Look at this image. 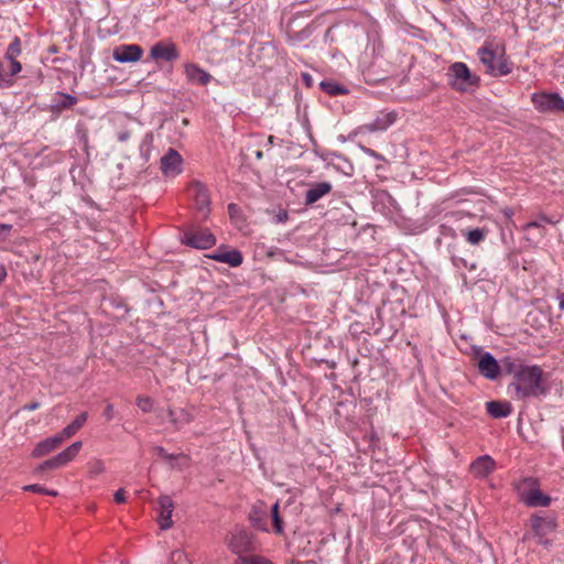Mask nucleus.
Listing matches in <instances>:
<instances>
[{"instance_id": "obj_1", "label": "nucleus", "mask_w": 564, "mask_h": 564, "mask_svg": "<svg viewBox=\"0 0 564 564\" xmlns=\"http://www.w3.org/2000/svg\"><path fill=\"white\" fill-rule=\"evenodd\" d=\"M502 373L512 376L509 390L517 400L540 399L550 392L543 369L527 365L521 359L506 356L501 359Z\"/></svg>"}, {"instance_id": "obj_2", "label": "nucleus", "mask_w": 564, "mask_h": 564, "mask_svg": "<svg viewBox=\"0 0 564 564\" xmlns=\"http://www.w3.org/2000/svg\"><path fill=\"white\" fill-rule=\"evenodd\" d=\"M477 54L487 74L498 77L507 76L512 72V63L506 56L505 46H495L492 42L485 41Z\"/></svg>"}, {"instance_id": "obj_3", "label": "nucleus", "mask_w": 564, "mask_h": 564, "mask_svg": "<svg viewBox=\"0 0 564 564\" xmlns=\"http://www.w3.org/2000/svg\"><path fill=\"white\" fill-rule=\"evenodd\" d=\"M371 48L372 59L364 66L362 74L365 80L369 84H378L383 82L390 73L389 63L383 57V44L379 39H375L367 46Z\"/></svg>"}, {"instance_id": "obj_4", "label": "nucleus", "mask_w": 564, "mask_h": 564, "mask_svg": "<svg viewBox=\"0 0 564 564\" xmlns=\"http://www.w3.org/2000/svg\"><path fill=\"white\" fill-rule=\"evenodd\" d=\"M514 489L522 501L529 508L549 507L552 498L542 492L540 482L534 477H524L514 484Z\"/></svg>"}, {"instance_id": "obj_5", "label": "nucleus", "mask_w": 564, "mask_h": 564, "mask_svg": "<svg viewBox=\"0 0 564 564\" xmlns=\"http://www.w3.org/2000/svg\"><path fill=\"white\" fill-rule=\"evenodd\" d=\"M448 85L456 91L465 93L471 87H478L480 78L470 73L463 62H455L448 67Z\"/></svg>"}, {"instance_id": "obj_6", "label": "nucleus", "mask_w": 564, "mask_h": 564, "mask_svg": "<svg viewBox=\"0 0 564 564\" xmlns=\"http://www.w3.org/2000/svg\"><path fill=\"white\" fill-rule=\"evenodd\" d=\"M187 194L194 203L202 220L207 219L210 213V196L207 187L199 181H194L187 188Z\"/></svg>"}, {"instance_id": "obj_7", "label": "nucleus", "mask_w": 564, "mask_h": 564, "mask_svg": "<svg viewBox=\"0 0 564 564\" xmlns=\"http://www.w3.org/2000/svg\"><path fill=\"white\" fill-rule=\"evenodd\" d=\"M531 101L539 112H564V99L557 93H534Z\"/></svg>"}, {"instance_id": "obj_8", "label": "nucleus", "mask_w": 564, "mask_h": 564, "mask_svg": "<svg viewBox=\"0 0 564 564\" xmlns=\"http://www.w3.org/2000/svg\"><path fill=\"white\" fill-rule=\"evenodd\" d=\"M182 243L196 249H209L216 245V237L208 229L191 228L183 232Z\"/></svg>"}, {"instance_id": "obj_9", "label": "nucleus", "mask_w": 564, "mask_h": 564, "mask_svg": "<svg viewBox=\"0 0 564 564\" xmlns=\"http://www.w3.org/2000/svg\"><path fill=\"white\" fill-rule=\"evenodd\" d=\"M150 58L159 62H174L180 58L176 44L172 41H159L150 50Z\"/></svg>"}, {"instance_id": "obj_10", "label": "nucleus", "mask_w": 564, "mask_h": 564, "mask_svg": "<svg viewBox=\"0 0 564 564\" xmlns=\"http://www.w3.org/2000/svg\"><path fill=\"white\" fill-rule=\"evenodd\" d=\"M531 529L535 536L542 539L557 529V519L554 514L544 517L532 514L530 518Z\"/></svg>"}, {"instance_id": "obj_11", "label": "nucleus", "mask_w": 564, "mask_h": 564, "mask_svg": "<svg viewBox=\"0 0 564 564\" xmlns=\"http://www.w3.org/2000/svg\"><path fill=\"white\" fill-rule=\"evenodd\" d=\"M160 163L161 171L165 176H176L182 173L183 158L175 149L170 148L161 158Z\"/></svg>"}, {"instance_id": "obj_12", "label": "nucleus", "mask_w": 564, "mask_h": 564, "mask_svg": "<svg viewBox=\"0 0 564 564\" xmlns=\"http://www.w3.org/2000/svg\"><path fill=\"white\" fill-rule=\"evenodd\" d=\"M478 370L486 379L496 380L502 372L501 361L498 362L491 352L485 351L479 357Z\"/></svg>"}, {"instance_id": "obj_13", "label": "nucleus", "mask_w": 564, "mask_h": 564, "mask_svg": "<svg viewBox=\"0 0 564 564\" xmlns=\"http://www.w3.org/2000/svg\"><path fill=\"white\" fill-rule=\"evenodd\" d=\"M142 54L143 50L138 44H121L113 48L112 58L118 63H134Z\"/></svg>"}, {"instance_id": "obj_14", "label": "nucleus", "mask_w": 564, "mask_h": 564, "mask_svg": "<svg viewBox=\"0 0 564 564\" xmlns=\"http://www.w3.org/2000/svg\"><path fill=\"white\" fill-rule=\"evenodd\" d=\"M252 546V536L248 531L238 530L231 534L229 547L234 553L241 555L242 553L251 551Z\"/></svg>"}, {"instance_id": "obj_15", "label": "nucleus", "mask_w": 564, "mask_h": 564, "mask_svg": "<svg viewBox=\"0 0 564 564\" xmlns=\"http://www.w3.org/2000/svg\"><path fill=\"white\" fill-rule=\"evenodd\" d=\"M159 525L161 530H167L172 528V513L174 510V502L170 496H161L159 498Z\"/></svg>"}, {"instance_id": "obj_16", "label": "nucleus", "mask_w": 564, "mask_h": 564, "mask_svg": "<svg viewBox=\"0 0 564 564\" xmlns=\"http://www.w3.org/2000/svg\"><path fill=\"white\" fill-rule=\"evenodd\" d=\"M249 521L251 525L260 531L268 532V508L264 502L259 501L252 506L249 512Z\"/></svg>"}, {"instance_id": "obj_17", "label": "nucleus", "mask_w": 564, "mask_h": 564, "mask_svg": "<svg viewBox=\"0 0 564 564\" xmlns=\"http://www.w3.org/2000/svg\"><path fill=\"white\" fill-rule=\"evenodd\" d=\"M184 72L187 82H189L191 84L206 86L212 80V75L195 63L185 64Z\"/></svg>"}, {"instance_id": "obj_18", "label": "nucleus", "mask_w": 564, "mask_h": 564, "mask_svg": "<svg viewBox=\"0 0 564 564\" xmlns=\"http://www.w3.org/2000/svg\"><path fill=\"white\" fill-rule=\"evenodd\" d=\"M333 189V185L329 182H318L310 185L308 189L304 195V204L312 206L324 196L329 194Z\"/></svg>"}, {"instance_id": "obj_19", "label": "nucleus", "mask_w": 564, "mask_h": 564, "mask_svg": "<svg viewBox=\"0 0 564 564\" xmlns=\"http://www.w3.org/2000/svg\"><path fill=\"white\" fill-rule=\"evenodd\" d=\"M208 258L218 262L227 263L230 267H239L243 261L242 253L237 249H218L214 253L209 254Z\"/></svg>"}, {"instance_id": "obj_20", "label": "nucleus", "mask_w": 564, "mask_h": 564, "mask_svg": "<svg viewBox=\"0 0 564 564\" xmlns=\"http://www.w3.org/2000/svg\"><path fill=\"white\" fill-rule=\"evenodd\" d=\"M76 104H77V97H75L70 94L57 91L52 99L50 110L53 113H61L64 110L70 109Z\"/></svg>"}, {"instance_id": "obj_21", "label": "nucleus", "mask_w": 564, "mask_h": 564, "mask_svg": "<svg viewBox=\"0 0 564 564\" xmlns=\"http://www.w3.org/2000/svg\"><path fill=\"white\" fill-rule=\"evenodd\" d=\"M496 463L489 455H484L470 465L471 473L478 478H485L495 470Z\"/></svg>"}, {"instance_id": "obj_22", "label": "nucleus", "mask_w": 564, "mask_h": 564, "mask_svg": "<svg viewBox=\"0 0 564 564\" xmlns=\"http://www.w3.org/2000/svg\"><path fill=\"white\" fill-rule=\"evenodd\" d=\"M487 413L494 419H503L511 414L512 405L509 401H488L486 403Z\"/></svg>"}, {"instance_id": "obj_23", "label": "nucleus", "mask_w": 564, "mask_h": 564, "mask_svg": "<svg viewBox=\"0 0 564 564\" xmlns=\"http://www.w3.org/2000/svg\"><path fill=\"white\" fill-rule=\"evenodd\" d=\"M64 441L62 440L61 435L57 433V434L40 442L33 449L32 454L34 457H41V456L47 455L48 453L54 451L56 447H58Z\"/></svg>"}, {"instance_id": "obj_24", "label": "nucleus", "mask_w": 564, "mask_h": 564, "mask_svg": "<svg viewBox=\"0 0 564 564\" xmlns=\"http://www.w3.org/2000/svg\"><path fill=\"white\" fill-rule=\"evenodd\" d=\"M316 154L323 161H328L330 158H336L339 161H344L347 164L348 170L340 167L339 165L333 164L334 169H336L337 171H339L348 176H350L354 173L352 164L343 154H339L337 152H329V151H325V150L316 151Z\"/></svg>"}, {"instance_id": "obj_25", "label": "nucleus", "mask_w": 564, "mask_h": 564, "mask_svg": "<svg viewBox=\"0 0 564 564\" xmlns=\"http://www.w3.org/2000/svg\"><path fill=\"white\" fill-rule=\"evenodd\" d=\"M395 118L393 112L384 113L368 123L367 129L371 132L387 130L395 121Z\"/></svg>"}, {"instance_id": "obj_26", "label": "nucleus", "mask_w": 564, "mask_h": 564, "mask_svg": "<svg viewBox=\"0 0 564 564\" xmlns=\"http://www.w3.org/2000/svg\"><path fill=\"white\" fill-rule=\"evenodd\" d=\"M83 443L80 441H76L72 443L68 447H66L63 452L56 455L57 460L59 462L61 466L67 465L69 462H72L82 449Z\"/></svg>"}, {"instance_id": "obj_27", "label": "nucleus", "mask_w": 564, "mask_h": 564, "mask_svg": "<svg viewBox=\"0 0 564 564\" xmlns=\"http://www.w3.org/2000/svg\"><path fill=\"white\" fill-rule=\"evenodd\" d=\"M462 235L468 243H470L473 246H477L486 239V237L488 235V229H486V228L466 229V230H462Z\"/></svg>"}, {"instance_id": "obj_28", "label": "nucleus", "mask_w": 564, "mask_h": 564, "mask_svg": "<svg viewBox=\"0 0 564 564\" xmlns=\"http://www.w3.org/2000/svg\"><path fill=\"white\" fill-rule=\"evenodd\" d=\"M321 89L329 96H339L348 93V89L333 80H323L319 84Z\"/></svg>"}, {"instance_id": "obj_29", "label": "nucleus", "mask_w": 564, "mask_h": 564, "mask_svg": "<svg viewBox=\"0 0 564 564\" xmlns=\"http://www.w3.org/2000/svg\"><path fill=\"white\" fill-rule=\"evenodd\" d=\"M270 510H271V520H272L274 533L278 535H283L284 534V521L279 511V502L276 501L271 507Z\"/></svg>"}, {"instance_id": "obj_30", "label": "nucleus", "mask_w": 564, "mask_h": 564, "mask_svg": "<svg viewBox=\"0 0 564 564\" xmlns=\"http://www.w3.org/2000/svg\"><path fill=\"white\" fill-rule=\"evenodd\" d=\"M22 47H21V40L19 36H14L13 40L10 42L9 46L7 47V51L4 53L6 59H13L18 58L21 55Z\"/></svg>"}, {"instance_id": "obj_31", "label": "nucleus", "mask_w": 564, "mask_h": 564, "mask_svg": "<svg viewBox=\"0 0 564 564\" xmlns=\"http://www.w3.org/2000/svg\"><path fill=\"white\" fill-rule=\"evenodd\" d=\"M135 404L143 413H150L153 410L154 401L148 395L140 394L135 399Z\"/></svg>"}, {"instance_id": "obj_32", "label": "nucleus", "mask_w": 564, "mask_h": 564, "mask_svg": "<svg viewBox=\"0 0 564 564\" xmlns=\"http://www.w3.org/2000/svg\"><path fill=\"white\" fill-rule=\"evenodd\" d=\"M155 453L158 454V456H160L161 458L172 463L173 460L177 459V458H183V459H188V456L183 454V453H180V454H169L166 452V449L162 446H156L154 448ZM172 467H174L173 464H171Z\"/></svg>"}, {"instance_id": "obj_33", "label": "nucleus", "mask_w": 564, "mask_h": 564, "mask_svg": "<svg viewBox=\"0 0 564 564\" xmlns=\"http://www.w3.org/2000/svg\"><path fill=\"white\" fill-rule=\"evenodd\" d=\"M153 141V135L152 133H147L145 137L143 138L141 144H140V153H141V156L144 159L145 162L149 161V158H150V145Z\"/></svg>"}, {"instance_id": "obj_34", "label": "nucleus", "mask_w": 564, "mask_h": 564, "mask_svg": "<svg viewBox=\"0 0 564 564\" xmlns=\"http://www.w3.org/2000/svg\"><path fill=\"white\" fill-rule=\"evenodd\" d=\"M452 263L457 269L465 268V269H468L469 271H474L477 269L476 263H469L466 259H464L462 257H457V256L452 257Z\"/></svg>"}, {"instance_id": "obj_35", "label": "nucleus", "mask_w": 564, "mask_h": 564, "mask_svg": "<svg viewBox=\"0 0 564 564\" xmlns=\"http://www.w3.org/2000/svg\"><path fill=\"white\" fill-rule=\"evenodd\" d=\"M88 471L91 477H96L105 471V465L100 459L88 463Z\"/></svg>"}, {"instance_id": "obj_36", "label": "nucleus", "mask_w": 564, "mask_h": 564, "mask_svg": "<svg viewBox=\"0 0 564 564\" xmlns=\"http://www.w3.org/2000/svg\"><path fill=\"white\" fill-rule=\"evenodd\" d=\"M242 564H272L269 560L260 555L240 556Z\"/></svg>"}, {"instance_id": "obj_37", "label": "nucleus", "mask_w": 564, "mask_h": 564, "mask_svg": "<svg viewBox=\"0 0 564 564\" xmlns=\"http://www.w3.org/2000/svg\"><path fill=\"white\" fill-rule=\"evenodd\" d=\"M13 84V78H10V76L4 73L3 63L0 59V88H10Z\"/></svg>"}, {"instance_id": "obj_38", "label": "nucleus", "mask_w": 564, "mask_h": 564, "mask_svg": "<svg viewBox=\"0 0 564 564\" xmlns=\"http://www.w3.org/2000/svg\"><path fill=\"white\" fill-rule=\"evenodd\" d=\"M171 564H186L188 558L186 553L181 550H175L170 555Z\"/></svg>"}, {"instance_id": "obj_39", "label": "nucleus", "mask_w": 564, "mask_h": 564, "mask_svg": "<svg viewBox=\"0 0 564 564\" xmlns=\"http://www.w3.org/2000/svg\"><path fill=\"white\" fill-rule=\"evenodd\" d=\"M62 467L59 462L57 460V457L54 456L45 462H43L40 466H39V470H46V469H56V468H59Z\"/></svg>"}, {"instance_id": "obj_40", "label": "nucleus", "mask_w": 564, "mask_h": 564, "mask_svg": "<svg viewBox=\"0 0 564 564\" xmlns=\"http://www.w3.org/2000/svg\"><path fill=\"white\" fill-rule=\"evenodd\" d=\"M87 417H88L87 412H83V413L78 414V415L73 420V422H72L70 424L73 425V427H74L76 431H79V430L83 427V425L86 423Z\"/></svg>"}, {"instance_id": "obj_41", "label": "nucleus", "mask_w": 564, "mask_h": 564, "mask_svg": "<svg viewBox=\"0 0 564 564\" xmlns=\"http://www.w3.org/2000/svg\"><path fill=\"white\" fill-rule=\"evenodd\" d=\"M8 61L10 62V72L8 75L10 76V78H12L13 76H15L17 74H19L22 70V65L18 61V58L8 59Z\"/></svg>"}, {"instance_id": "obj_42", "label": "nucleus", "mask_w": 564, "mask_h": 564, "mask_svg": "<svg viewBox=\"0 0 564 564\" xmlns=\"http://www.w3.org/2000/svg\"><path fill=\"white\" fill-rule=\"evenodd\" d=\"M227 209H228V214H229V217L231 220H236L237 218H239V216L241 214V209L237 204H235V203L228 204Z\"/></svg>"}, {"instance_id": "obj_43", "label": "nucleus", "mask_w": 564, "mask_h": 564, "mask_svg": "<svg viewBox=\"0 0 564 564\" xmlns=\"http://www.w3.org/2000/svg\"><path fill=\"white\" fill-rule=\"evenodd\" d=\"M177 417L180 420V427L184 424H188L193 421V415L187 412L186 410L182 409L180 413L177 414Z\"/></svg>"}, {"instance_id": "obj_44", "label": "nucleus", "mask_w": 564, "mask_h": 564, "mask_svg": "<svg viewBox=\"0 0 564 564\" xmlns=\"http://www.w3.org/2000/svg\"><path fill=\"white\" fill-rule=\"evenodd\" d=\"M78 431H76L73 425L69 423L67 426H65L58 434L61 435L62 440L65 441L69 437H72L74 434H76Z\"/></svg>"}, {"instance_id": "obj_45", "label": "nucleus", "mask_w": 564, "mask_h": 564, "mask_svg": "<svg viewBox=\"0 0 564 564\" xmlns=\"http://www.w3.org/2000/svg\"><path fill=\"white\" fill-rule=\"evenodd\" d=\"M24 491H31L36 494H44L46 492V488L43 487L40 484H33V485H26L22 488Z\"/></svg>"}, {"instance_id": "obj_46", "label": "nucleus", "mask_w": 564, "mask_h": 564, "mask_svg": "<svg viewBox=\"0 0 564 564\" xmlns=\"http://www.w3.org/2000/svg\"><path fill=\"white\" fill-rule=\"evenodd\" d=\"M104 417L106 419V421H111L113 419V415H115V408H113V404L111 403H108L105 408V411L102 413Z\"/></svg>"}, {"instance_id": "obj_47", "label": "nucleus", "mask_w": 564, "mask_h": 564, "mask_svg": "<svg viewBox=\"0 0 564 564\" xmlns=\"http://www.w3.org/2000/svg\"><path fill=\"white\" fill-rule=\"evenodd\" d=\"M167 415H169V419H170V422L176 427V429H180V420L177 417V413L169 408L167 409Z\"/></svg>"}, {"instance_id": "obj_48", "label": "nucleus", "mask_w": 564, "mask_h": 564, "mask_svg": "<svg viewBox=\"0 0 564 564\" xmlns=\"http://www.w3.org/2000/svg\"><path fill=\"white\" fill-rule=\"evenodd\" d=\"M113 499L117 503H122L126 501V494H124V490L122 488L118 489L115 495H113Z\"/></svg>"}, {"instance_id": "obj_49", "label": "nucleus", "mask_w": 564, "mask_h": 564, "mask_svg": "<svg viewBox=\"0 0 564 564\" xmlns=\"http://www.w3.org/2000/svg\"><path fill=\"white\" fill-rule=\"evenodd\" d=\"M289 219V214L285 209H280L275 215L276 223H285Z\"/></svg>"}, {"instance_id": "obj_50", "label": "nucleus", "mask_w": 564, "mask_h": 564, "mask_svg": "<svg viewBox=\"0 0 564 564\" xmlns=\"http://www.w3.org/2000/svg\"><path fill=\"white\" fill-rule=\"evenodd\" d=\"M131 137V132L129 130H123L118 132L117 140L119 142H127Z\"/></svg>"}, {"instance_id": "obj_51", "label": "nucleus", "mask_w": 564, "mask_h": 564, "mask_svg": "<svg viewBox=\"0 0 564 564\" xmlns=\"http://www.w3.org/2000/svg\"><path fill=\"white\" fill-rule=\"evenodd\" d=\"M539 219L541 220L542 224L545 223V224L555 225V224L558 223V219H554L553 217H550V216H547L545 214H541L539 216Z\"/></svg>"}, {"instance_id": "obj_52", "label": "nucleus", "mask_w": 564, "mask_h": 564, "mask_svg": "<svg viewBox=\"0 0 564 564\" xmlns=\"http://www.w3.org/2000/svg\"><path fill=\"white\" fill-rule=\"evenodd\" d=\"M543 225L541 223V220H533V221H530V223H527L524 226H523V230H529L531 228H542Z\"/></svg>"}, {"instance_id": "obj_53", "label": "nucleus", "mask_w": 564, "mask_h": 564, "mask_svg": "<svg viewBox=\"0 0 564 564\" xmlns=\"http://www.w3.org/2000/svg\"><path fill=\"white\" fill-rule=\"evenodd\" d=\"M41 406V403L37 401L30 402L22 406L23 411H35Z\"/></svg>"}, {"instance_id": "obj_54", "label": "nucleus", "mask_w": 564, "mask_h": 564, "mask_svg": "<svg viewBox=\"0 0 564 564\" xmlns=\"http://www.w3.org/2000/svg\"><path fill=\"white\" fill-rule=\"evenodd\" d=\"M364 150L368 155H370L377 160H383V156L381 154H379L378 152H376L375 150L369 149V148H365Z\"/></svg>"}, {"instance_id": "obj_55", "label": "nucleus", "mask_w": 564, "mask_h": 564, "mask_svg": "<svg viewBox=\"0 0 564 564\" xmlns=\"http://www.w3.org/2000/svg\"><path fill=\"white\" fill-rule=\"evenodd\" d=\"M12 225L10 224H0V232H10L12 230Z\"/></svg>"}, {"instance_id": "obj_56", "label": "nucleus", "mask_w": 564, "mask_h": 564, "mask_svg": "<svg viewBox=\"0 0 564 564\" xmlns=\"http://www.w3.org/2000/svg\"><path fill=\"white\" fill-rule=\"evenodd\" d=\"M556 299L558 301V308L561 311H564V292L563 293H558Z\"/></svg>"}, {"instance_id": "obj_57", "label": "nucleus", "mask_w": 564, "mask_h": 564, "mask_svg": "<svg viewBox=\"0 0 564 564\" xmlns=\"http://www.w3.org/2000/svg\"><path fill=\"white\" fill-rule=\"evenodd\" d=\"M303 79L307 86L312 85V77L308 74H303Z\"/></svg>"}, {"instance_id": "obj_58", "label": "nucleus", "mask_w": 564, "mask_h": 564, "mask_svg": "<svg viewBox=\"0 0 564 564\" xmlns=\"http://www.w3.org/2000/svg\"><path fill=\"white\" fill-rule=\"evenodd\" d=\"M503 214H505V216H506L507 218H509V219H510V218L513 216V210H512L511 208H506V209L503 210Z\"/></svg>"}, {"instance_id": "obj_59", "label": "nucleus", "mask_w": 564, "mask_h": 564, "mask_svg": "<svg viewBox=\"0 0 564 564\" xmlns=\"http://www.w3.org/2000/svg\"><path fill=\"white\" fill-rule=\"evenodd\" d=\"M45 495L56 497L58 495V492L56 490H48V489H46Z\"/></svg>"}, {"instance_id": "obj_60", "label": "nucleus", "mask_w": 564, "mask_h": 564, "mask_svg": "<svg viewBox=\"0 0 564 564\" xmlns=\"http://www.w3.org/2000/svg\"><path fill=\"white\" fill-rule=\"evenodd\" d=\"M256 156H257V159H261L262 158V152L261 151H257Z\"/></svg>"}, {"instance_id": "obj_61", "label": "nucleus", "mask_w": 564, "mask_h": 564, "mask_svg": "<svg viewBox=\"0 0 564 564\" xmlns=\"http://www.w3.org/2000/svg\"><path fill=\"white\" fill-rule=\"evenodd\" d=\"M341 162H343L344 164H338V165H339L340 167H344V169L348 170L347 164H346L344 161H341Z\"/></svg>"}, {"instance_id": "obj_62", "label": "nucleus", "mask_w": 564, "mask_h": 564, "mask_svg": "<svg viewBox=\"0 0 564 564\" xmlns=\"http://www.w3.org/2000/svg\"><path fill=\"white\" fill-rule=\"evenodd\" d=\"M273 138H274L273 135H270V137H269V142H270L271 144L273 143Z\"/></svg>"}, {"instance_id": "obj_63", "label": "nucleus", "mask_w": 564, "mask_h": 564, "mask_svg": "<svg viewBox=\"0 0 564 564\" xmlns=\"http://www.w3.org/2000/svg\"><path fill=\"white\" fill-rule=\"evenodd\" d=\"M441 1L447 3V2H451L452 0H441Z\"/></svg>"}]
</instances>
